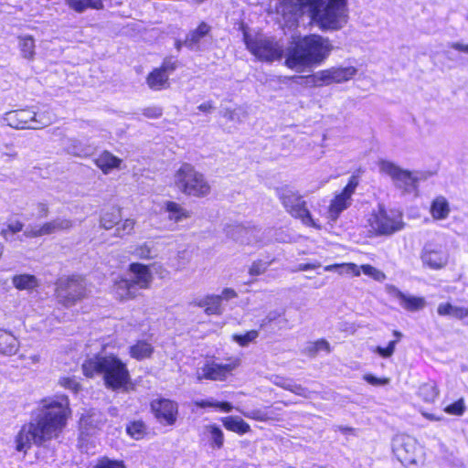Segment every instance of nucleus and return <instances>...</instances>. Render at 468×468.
<instances>
[{
  "label": "nucleus",
  "instance_id": "nucleus-1",
  "mask_svg": "<svg viewBox=\"0 0 468 468\" xmlns=\"http://www.w3.org/2000/svg\"><path fill=\"white\" fill-rule=\"evenodd\" d=\"M71 415L67 395L41 399L36 420L22 425L16 435V450L26 453L32 443L43 446L47 441L58 439L67 427Z\"/></svg>",
  "mask_w": 468,
  "mask_h": 468
},
{
  "label": "nucleus",
  "instance_id": "nucleus-2",
  "mask_svg": "<svg viewBox=\"0 0 468 468\" xmlns=\"http://www.w3.org/2000/svg\"><path fill=\"white\" fill-rule=\"evenodd\" d=\"M334 49L332 41L319 34L294 36L286 48L283 65L297 72L322 65Z\"/></svg>",
  "mask_w": 468,
  "mask_h": 468
},
{
  "label": "nucleus",
  "instance_id": "nucleus-3",
  "mask_svg": "<svg viewBox=\"0 0 468 468\" xmlns=\"http://www.w3.org/2000/svg\"><path fill=\"white\" fill-rule=\"evenodd\" d=\"M81 370L87 378L100 376L105 388L114 392H128L134 388L127 363L113 353L96 354L85 359Z\"/></svg>",
  "mask_w": 468,
  "mask_h": 468
},
{
  "label": "nucleus",
  "instance_id": "nucleus-4",
  "mask_svg": "<svg viewBox=\"0 0 468 468\" xmlns=\"http://www.w3.org/2000/svg\"><path fill=\"white\" fill-rule=\"evenodd\" d=\"M128 271L133 274V279L121 276L115 280L112 286L114 299L120 303L133 301L142 295L141 290H148L153 283V273L149 265L132 262Z\"/></svg>",
  "mask_w": 468,
  "mask_h": 468
},
{
  "label": "nucleus",
  "instance_id": "nucleus-5",
  "mask_svg": "<svg viewBox=\"0 0 468 468\" xmlns=\"http://www.w3.org/2000/svg\"><path fill=\"white\" fill-rule=\"evenodd\" d=\"M173 186L181 194L196 198H206L212 186L206 176L190 163H182L173 175Z\"/></svg>",
  "mask_w": 468,
  "mask_h": 468
},
{
  "label": "nucleus",
  "instance_id": "nucleus-6",
  "mask_svg": "<svg viewBox=\"0 0 468 468\" xmlns=\"http://www.w3.org/2000/svg\"><path fill=\"white\" fill-rule=\"evenodd\" d=\"M54 286L56 302L64 308L73 307L88 297L86 279L81 274L72 273L59 277Z\"/></svg>",
  "mask_w": 468,
  "mask_h": 468
},
{
  "label": "nucleus",
  "instance_id": "nucleus-7",
  "mask_svg": "<svg viewBox=\"0 0 468 468\" xmlns=\"http://www.w3.org/2000/svg\"><path fill=\"white\" fill-rule=\"evenodd\" d=\"M405 227L403 216L400 213H389L380 207L367 215L365 228L367 237L390 236L400 231Z\"/></svg>",
  "mask_w": 468,
  "mask_h": 468
},
{
  "label": "nucleus",
  "instance_id": "nucleus-8",
  "mask_svg": "<svg viewBox=\"0 0 468 468\" xmlns=\"http://www.w3.org/2000/svg\"><path fill=\"white\" fill-rule=\"evenodd\" d=\"M277 195L285 211L291 217L301 220L303 225L320 229V226H318L313 218L303 196L301 195L297 190H293L291 187L285 186L277 190Z\"/></svg>",
  "mask_w": 468,
  "mask_h": 468
},
{
  "label": "nucleus",
  "instance_id": "nucleus-9",
  "mask_svg": "<svg viewBox=\"0 0 468 468\" xmlns=\"http://www.w3.org/2000/svg\"><path fill=\"white\" fill-rule=\"evenodd\" d=\"M244 43L247 49L261 61L273 62L285 56L282 47L271 37L245 34Z\"/></svg>",
  "mask_w": 468,
  "mask_h": 468
},
{
  "label": "nucleus",
  "instance_id": "nucleus-10",
  "mask_svg": "<svg viewBox=\"0 0 468 468\" xmlns=\"http://www.w3.org/2000/svg\"><path fill=\"white\" fill-rule=\"evenodd\" d=\"M177 57H165L158 67L153 68L145 77L148 88L153 91H161L171 87L170 75L179 67Z\"/></svg>",
  "mask_w": 468,
  "mask_h": 468
},
{
  "label": "nucleus",
  "instance_id": "nucleus-11",
  "mask_svg": "<svg viewBox=\"0 0 468 468\" xmlns=\"http://www.w3.org/2000/svg\"><path fill=\"white\" fill-rule=\"evenodd\" d=\"M361 174V169L354 172L349 176L346 186L331 199L327 212L332 220H336L341 213L351 206L352 197L360 184Z\"/></svg>",
  "mask_w": 468,
  "mask_h": 468
},
{
  "label": "nucleus",
  "instance_id": "nucleus-12",
  "mask_svg": "<svg viewBox=\"0 0 468 468\" xmlns=\"http://www.w3.org/2000/svg\"><path fill=\"white\" fill-rule=\"evenodd\" d=\"M136 221L133 218H122V208L112 207L102 212L100 218V227L105 230L113 229V236L124 238L134 231Z\"/></svg>",
  "mask_w": 468,
  "mask_h": 468
},
{
  "label": "nucleus",
  "instance_id": "nucleus-13",
  "mask_svg": "<svg viewBox=\"0 0 468 468\" xmlns=\"http://www.w3.org/2000/svg\"><path fill=\"white\" fill-rule=\"evenodd\" d=\"M347 0H328L322 10L318 6L317 13L312 12L311 18L315 21L322 30H336L340 27L339 16L346 7Z\"/></svg>",
  "mask_w": 468,
  "mask_h": 468
},
{
  "label": "nucleus",
  "instance_id": "nucleus-14",
  "mask_svg": "<svg viewBox=\"0 0 468 468\" xmlns=\"http://www.w3.org/2000/svg\"><path fill=\"white\" fill-rule=\"evenodd\" d=\"M393 452L404 465L417 464L423 455L417 440L409 435H400L394 440Z\"/></svg>",
  "mask_w": 468,
  "mask_h": 468
},
{
  "label": "nucleus",
  "instance_id": "nucleus-15",
  "mask_svg": "<svg viewBox=\"0 0 468 468\" xmlns=\"http://www.w3.org/2000/svg\"><path fill=\"white\" fill-rule=\"evenodd\" d=\"M227 361L226 364L206 362L201 368L202 374L197 376V380L226 381L240 366V359L237 356L228 357Z\"/></svg>",
  "mask_w": 468,
  "mask_h": 468
},
{
  "label": "nucleus",
  "instance_id": "nucleus-16",
  "mask_svg": "<svg viewBox=\"0 0 468 468\" xmlns=\"http://www.w3.org/2000/svg\"><path fill=\"white\" fill-rule=\"evenodd\" d=\"M150 410L162 425L174 426L179 416L178 403L170 399L157 398L150 402Z\"/></svg>",
  "mask_w": 468,
  "mask_h": 468
},
{
  "label": "nucleus",
  "instance_id": "nucleus-17",
  "mask_svg": "<svg viewBox=\"0 0 468 468\" xmlns=\"http://www.w3.org/2000/svg\"><path fill=\"white\" fill-rule=\"evenodd\" d=\"M4 122L7 126L16 129H39L40 122L37 120V113L30 108H23L7 112L4 115Z\"/></svg>",
  "mask_w": 468,
  "mask_h": 468
},
{
  "label": "nucleus",
  "instance_id": "nucleus-18",
  "mask_svg": "<svg viewBox=\"0 0 468 468\" xmlns=\"http://www.w3.org/2000/svg\"><path fill=\"white\" fill-rule=\"evenodd\" d=\"M449 258V253L439 245L426 244L420 252L423 266L435 271L444 269Z\"/></svg>",
  "mask_w": 468,
  "mask_h": 468
},
{
  "label": "nucleus",
  "instance_id": "nucleus-19",
  "mask_svg": "<svg viewBox=\"0 0 468 468\" xmlns=\"http://www.w3.org/2000/svg\"><path fill=\"white\" fill-rule=\"evenodd\" d=\"M381 170L388 175L400 187L406 191L414 190L417 188L418 178L409 171L400 168L391 162H383L381 164Z\"/></svg>",
  "mask_w": 468,
  "mask_h": 468
},
{
  "label": "nucleus",
  "instance_id": "nucleus-20",
  "mask_svg": "<svg viewBox=\"0 0 468 468\" xmlns=\"http://www.w3.org/2000/svg\"><path fill=\"white\" fill-rule=\"evenodd\" d=\"M324 0H280V5L284 16H303L308 9L310 15L312 12L317 13L318 6H323Z\"/></svg>",
  "mask_w": 468,
  "mask_h": 468
},
{
  "label": "nucleus",
  "instance_id": "nucleus-21",
  "mask_svg": "<svg viewBox=\"0 0 468 468\" xmlns=\"http://www.w3.org/2000/svg\"><path fill=\"white\" fill-rule=\"evenodd\" d=\"M70 219L56 218L43 223L39 227L32 228L25 232L27 238H37L45 235H50L61 230L69 229L72 227Z\"/></svg>",
  "mask_w": 468,
  "mask_h": 468
},
{
  "label": "nucleus",
  "instance_id": "nucleus-22",
  "mask_svg": "<svg viewBox=\"0 0 468 468\" xmlns=\"http://www.w3.org/2000/svg\"><path fill=\"white\" fill-rule=\"evenodd\" d=\"M93 163L104 175H108L115 169H120L122 160L110 151L103 150L93 159Z\"/></svg>",
  "mask_w": 468,
  "mask_h": 468
},
{
  "label": "nucleus",
  "instance_id": "nucleus-23",
  "mask_svg": "<svg viewBox=\"0 0 468 468\" xmlns=\"http://www.w3.org/2000/svg\"><path fill=\"white\" fill-rule=\"evenodd\" d=\"M154 353V346L147 340L138 339L128 348V354L131 358L137 361L149 359Z\"/></svg>",
  "mask_w": 468,
  "mask_h": 468
},
{
  "label": "nucleus",
  "instance_id": "nucleus-24",
  "mask_svg": "<svg viewBox=\"0 0 468 468\" xmlns=\"http://www.w3.org/2000/svg\"><path fill=\"white\" fill-rule=\"evenodd\" d=\"M164 210L169 221L179 223L191 218L192 212L174 200H167L164 204Z\"/></svg>",
  "mask_w": 468,
  "mask_h": 468
},
{
  "label": "nucleus",
  "instance_id": "nucleus-25",
  "mask_svg": "<svg viewBox=\"0 0 468 468\" xmlns=\"http://www.w3.org/2000/svg\"><path fill=\"white\" fill-rule=\"evenodd\" d=\"M195 305L204 309L207 315H221L223 313L221 297L218 294H207L194 302Z\"/></svg>",
  "mask_w": 468,
  "mask_h": 468
},
{
  "label": "nucleus",
  "instance_id": "nucleus-26",
  "mask_svg": "<svg viewBox=\"0 0 468 468\" xmlns=\"http://www.w3.org/2000/svg\"><path fill=\"white\" fill-rule=\"evenodd\" d=\"M429 212L434 220L446 219L451 213L448 199L443 196L435 197L431 202Z\"/></svg>",
  "mask_w": 468,
  "mask_h": 468
},
{
  "label": "nucleus",
  "instance_id": "nucleus-27",
  "mask_svg": "<svg viewBox=\"0 0 468 468\" xmlns=\"http://www.w3.org/2000/svg\"><path fill=\"white\" fill-rule=\"evenodd\" d=\"M395 295L402 308L408 312L422 310L426 305L425 299L420 296L408 295L400 291H398Z\"/></svg>",
  "mask_w": 468,
  "mask_h": 468
},
{
  "label": "nucleus",
  "instance_id": "nucleus-28",
  "mask_svg": "<svg viewBox=\"0 0 468 468\" xmlns=\"http://www.w3.org/2000/svg\"><path fill=\"white\" fill-rule=\"evenodd\" d=\"M210 32L211 27L207 22L201 21L195 29L188 33L184 43L187 48H192L197 46L202 38L210 35Z\"/></svg>",
  "mask_w": 468,
  "mask_h": 468
},
{
  "label": "nucleus",
  "instance_id": "nucleus-29",
  "mask_svg": "<svg viewBox=\"0 0 468 468\" xmlns=\"http://www.w3.org/2000/svg\"><path fill=\"white\" fill-rule=\"evenodd\" d=\"M220 421L227 431L239 435L246 434L251 431L250 424L238 416L223 417Z\"/></svg>",
  "mask_w": 468,
  "mask_h": 468
},
{
  "label": "nucleus",
  "instance_id": "nucleus-30",
  "mask_svg": "<svg viewBox=\"0 0 468 468\" xmlns=\"http://www.w3.org/2000/svg\"><path fill=\"white\" fill-rule=\"evenodd\" d=\"M126 434L135 440L140 441L148 435V426L143 420H132L125 426Z\"/></svg>",
  "mask_w": 468,
  "mask_h": 468
},
{
  "label": "nucleus",
  "instance_id": "nucleus-31",
  "mask_svg": "<svg viewBox=\"0 0 468 468\" xmlns=\"http://www.w3.org/2000/svg\"><path fill=\"white\" fill-rule=\"evenodd\" d=\"M440 391L434 380H429L420 385L417 395L424 403H433L439 397Z\"/></svg>",
  "mask_w": 468,
  "mask_h": 468
},
{
  "label": "nucleus",
  "instance_id": "nucleus-32",
  "mask_svg": "<svg viewBox=\"0 0 468 468\" xmlns=\"http://www.w3.org/2000/svg\"><path fill=\"white\" fill-rule=\"evenodd\" d=\"M329 69L331 72L333 84L348 81L352 80L357 73V69L354 66L331 67Z\"/></svg>",
  "mask_w": 468,
  "mask_h": 468
},
{
  "label": "nucleus",
  "instance_id": "nucleus-33",
  "mask_svg": "<svg viewBox=\"0 0 468 468\" xmlns=\"http://www.w3.org/2000/svg\"><path fill=\"white\" fill-rule=\"evenodd\" d=\"M204 430L208 436V443L212 449L219 450L224 446V433L217 424H207Z\"/></svg>",
  "mask_w": 468,
  "mask_h": 468
},
{
  "label": "nucleus",
  "instance_id": "nucleus-34",
  "mask_svg": "<svg viewBox=\"0 0 468 468\" xmlns=\"http://www.w3.org/2000/svg\"><path fill=\"white\" fill-rule=\"evenodd\" d=\"M73 11L82 13L87 9L101 10L104 8L102 0H65Z\"/></svg>",
  "mask_w": 468,
  "mask_h": 468
},
{
  "label": "nucleus",
  "instance_id": "nucleus-35",
  "mask_svg": "<svg viewBox=\"0 0 468 468\" xmlns=\"http://www.w3.org/2000/svg\"><path fill=\"white\" fill-rule=\"evenodd\" d=\"M15 288L19 291L32 290L38 286V281L33 274H17L12 278Z\"/></svg>",
  "mask_w": 468,
  "mask_h": 468
},
{
  "label": "nucleus",
  "instance_id": "nucleus-36",
  "mask_svg": "<svg viewBox=\"0 0 468 468\" xmlns=\"http://www.w3.org/2000/svg\"><path fill=\"white\" fill-rule=\"evenodd\" d=\"M17 351V340L8 333H0V353L3 355H13Z\"/></svg>",
  "mask_w": 468,
  "mask_h": 468
},
{
  "label": "nucleus",
  "instance_id": "nucleus-37",
  "mask_svg": "<svg viewBox=\"0 0 468 468\" xmlns=\"http://www.w3.org/2000/svg\"><path fill=\"white\" fill-rule=\"evenodd\" d=\"M194 406L198 409L213 408L222 412H230L233 410V406L229 401H214L209 399H199L193 402Z\"/></svg>",
  "mask_w": 468,
  "mask_h": 468
},
{
  "label": "nucleus",
  "instance_id": "nucleus-38",
  "mask_svg": "<svg viewBox=\"0 0 468 468\" xmlns=\"http://www.w3.org/2000/svg\"><path fill=\"white\" fill-rule=\"evenodd\" d=\"M342 270L339 271L340 274L351 273L355 277H358L361 274V269L356 263L344 262V263H334L324 267L325 271H331L334 270Z\"/></svg>",
  "mask_w": 468,
  "mask_h": 468
},
{
  "label": "nucleus",
  "instance_id": "nucleus-39",
  "mask_svg": "<svg viewBox=\"0 0 468 468\" xmlns=\"http://www.w3.org/2000/svg\"><path fill=\"white\" fill-rule=\"evenodd\" d=\"M311 80V82L315 87L329 86L333 84L330 69L319 70L315 74L305 77Z\"/></svg>",
  "mask_w": 468,
  "mask_h": 468
},
{
  "label": "nucleus",
  "instance_id": "nucleus-40",
  "mask_svg": "<svg viewBox=\"0 0 468 468\" xmlns=\"http://www.w3.org/2000/svg\"><path fill=\"white\" fill-rule=\"evenodd\" d=\"M90 468H127V466L123 460L103 455L99 457Z\"/></svg>",
  "mask_w": 468,
  "mask_h": 468
},
{
  "label": "nucleus",
  "instance_id": "nucleus-41",
  "mask_svg": "<svg viewBox=\"0 0 468 468\" xmlns=\"http://www.w3.org/2000/svg\"><path fill=\"white\" fill-rule=\"evenodd\" d=\"M20 51L25 58L32 59L35 55V40L31 36L20 37Z\"/></svg>",
  "mask_w": 468,
  "mask_h": 468
},
{
  "label": "nucleus",
  "instance_id": "nucleus-42",
  "mask_svg": "<svg viewBox=\"0 0 468 468\" xmlns=\"http://www.w3.org/2000/svg\"><path fill=\"white\" fill-rule=\"evenodd\" d=\"M393 335H395V339L391 340L387 346H377L375 352L378 353L381 357L388 358L390 357L396 347V344L400 340L402 335L400 332L395 330L393 332Z\"/></svg>",
  "mask_w": 468,
  "mask_h": 468
},
{
  "label": "nucleus",
  "instance_id": "nucleus-43",
  "mask_svg": "<svg viewBox=\"0 0 468 468\" xmlns=\"http://www.w3.org/2000/svg\"><path fill=\"white\" fill-rule=\"evenodd\" d=\"M259 336V332L257 330H250L245 332L244 334H234L231 338L235 341L239 346H247L250 343L255 341V339Z\"/></svg>",
  "mask_w": 468,
  "mask_h": 468
},
{
  "label": "nucleus",
  "instance_id": "nucleus-44",
  "mask_svg": "<svg viewBox=\"0 0 468 468\" xmlns=\"http://www.w3.org/2000/svg\"><path fill=\"white\" fill-rule=\"evenodd\" d=\"M444 412L453 416H462L465 411L464 399L463 398L455 400L454 402L447 405L443 409Z\"/></svg>",
  "mask_w": 468,
  "mask_h": 468
},
{
  "label": "nucleus",
  "instance_id": "nucleus-45",
  "mask_svg": "<svg viewBox=\"0 0 468 468\" xmlns=\"http://www.w3.org/2000/svg\"><path fill=\"white\" fill-rule=\"evenodd\" d=\"M361 271L376 281H382L385 279V274L370 264H362L360 266Z\"/></svg>",
  "mask_w": 468,
  "mask_h": 468
},
{
  "label": "nucleus",
  "instance_id": "nucleus-46",
  "mask_svg": "<svg viewBox=\"0 0 468 468\" xmlns=\"http://www.w3.org/2000/svg\"><path fill=\"white\" fill-rule=\"evenodd\" d=\"M309 353L312 355H316L320 351H324L325 353L331 352V346L328 341L324 338H320L314 341L312 346L309 347Z\"/></svg>",
  "mask_w": 468,
  "mask_h": 468
},
{
  "label": "nucleus",
  "instance_id": "nucleus-47",
  "mask_svg": "<svg viewBox=\"0 0 468 468\" xmlns=\"http://www.w3.org/2000/svg\"><path fill=\"white\" fill-rule=\"evenodd\" d=\"M59 385L74 393L79 392L80 389V383L76 380L75 377H62L58 380Z\"/></svg>",
  "mask_w": 468,
  "mask_h": 468
},
{
  "label": "nucleus",
  "instance_id": "nucleus-48",
  "mask_svg": "<svg viewBox=\"0 0 468 468\" xmlns=\"http://www.w3.org/2000/svg\"><path fill=\"white\" fill-rule=\"evenodd\" d=\"M142 115L147 119H159L163 115V109L159 106H149L142 110Z\"/></svg>",
  "mask_w": 468,
  "mask_h": 468
},
{
  "label": "nucleus",
  "instance_id": "nucleus-49",
  "mask_svg": "<svg viewBox=\"0 0 468 468\" xmlns=\"http://www.w3.org/2000/svg\"><path fill=\"white\" fill-rule=\"evenodd\" d=\"M267 269V264L261 260L254 261L249 269V274L250 276H258L262 274Z\"/></svg>",
  "mask_w": 468,
  "mask_h": 468
},
{
  "label": "nucleus",
  "instance_id": "nucleus-50",
  "mask_svg": "<svg viewBox=\"0 0 468 468\" xmlns=\"http://www.w3.org/2000/svg\"><path fill=\"white\" fill-rule=\"evenodd\" d=\"M363 379L372 386H385L389 383L388 378H377L372 374H365Z\"/></svg>",
  "mask_w": 468,
  "mask_h": 468
},
{
  "label": "nucleus",
  "instance_id": "nucleus-51",
  "mask_svg": "<svg viewBox=\"0 0 468 468\" xmlns=\"http://www.w3.org/2000/svg\"><path fill=\"white\" fill-rule=\"evenodd\" d=\"M23 223L19 220L12 221L7 223L6 229L3 230V233L10 232L12 234H16L20 232L23 229Z\"/></svg>",
  "mask_w": 468,
  "mask_h": 468
},
{
  "label": "nucleus",
  "instance_id": "nucleus-52",
  "mask_svg": "<svg viewBox=\"0 0 468 468\" xmlns=\"http://www.w3.org/2000/svg\"><path fill=\"white\" fill-rule=\"evenodd\" d=\"M219 297H221V301L222 300L229 301V300H231V299H234V298L238 297V293L232 288H224L222 290L221 294L219 295Z\"/></svg>",
  "mask_w": 468,
  "mask_h": 468
},
{
  "label": "nucleus",
  "instance_id": "nucleus-53",
  "mask_svg": "<svg viewBox=\"0 0 468 468\" xmlns=\"http://www.w3.org/2000/svg\"><path fill=\"white\" fill-rule=\"evenodd\" d=\"M246 417L258 421H266L268 420V417L260 410H254L251 413L247 414Z\"/></svg>",
  "mask_w": 468,
  "mask_h": 468
},
{
  "label": "nucleus",
  "instance_id": "nucleus-54",
  "mask_svg": "<svg viewBox=\"0 0 468 468\" xmlns=\"http://www.w3.org/2000/svg\"><path fill=\"white\" fill-rule=\"evenodd\" d=\"M1 150H8V152H5V154L12 158H15L17 156V153L14 149L13 144H3L0 147Z\"/></svg>",
  "mask_w": 468,
  "mask_h": 468
},
{
  "label": "nucleus",
  "instance_id": "nucleus-55",
  "mask_svg": "<svg viewBox=\"0 0 468 468\" xmlns=\"http://www.w3.org/2000/svg\"><path fill=\"white\" fill-rule=\"evenodd\" d=\"M197 108L200 112L208 113L214 109V105L211 101H207L199 104Z\"/></svg>",
  "mask_w": 468,
  "mask_h": 468
},
{
  "label": "nucleus",
  "instance_id": "nucleus-56",
  "mask_svg": "<svg viewBox=\"0 0 468 468\" xmlns=\"http://www.w3.org/2000/svg\"><path fill=\"white\" fill-rule=\"evenodd\" d=\"M320 267V263H302L298 266L299 271L314 270Z\"/></svg>",
  "mask_w": 468,
  "mask_h": 468
},
{
  "label": "nucleus",
  "instance_id": "nucleus-57",
  "mask_svg": "<svg viewBox=\"0 0 468 468\" xmlns=\"http://www.w3.org/2000/svg\"><path fill=\"white\" fill-rule=\"evenodd\" d=\"M452 48L457 51L468 53V45H463V44L455 42V43L452 44Z\"/></svg>",
  "mask_w": 468,
  "mask_h": 468
},
{
  "label": "nucleus",
  "instance_id": "nucleus-58",
  "mask_svg": "<svg viewBox=\"0 0 468 468\" xmlns=\"http://www.w3.org/2000/svg\"><path fill=\"white\" fill-rule=\"evenodd\" d=\"M422 416L426 419V420H431V421H440L441 420V417L440 416H436L432 413H429V412H421Z\"/></svg>",
  "mask_w": 468,
  "mask_h": 468
},
{
  "label": "nucleus",
  "instance_id": "nucleus-59",
  "mask_svg": "<svg viewBox=\"0 0 468 468\" xmlns=\"http://www.w3.org/2000/svg\"><path fill=\"white\" fill-rule=\"evenodd\" d=\"M49 213V210H48V207L47 205L45 204H40V215L39 217L41 218H45L48 215Z\"/></svg>",
  "mask_w": 468,
  "mask_h": 468
},
{
  "label": "nucleus",
  "instance_id": "nucleus-60",
  "mask_svg": "<svg viewBox=\"0 0 468 468\" xmlns=\"http://www.w3.org/2000/svg\"><path fill=\"white\" fill-rule=\"evenodd\" d=\"M338 430L344 434H349L354 432V429L352 427H339Z\"/></svg>",
  "mask_w": 468,
  "mask_h": 468
},
{
  "label": "nucleus",
  "instance_id": "nucleus-61",
  "mask_svg": "<svg viewBox=\"0 0 468 468\" xmlns=\"http://www.w3.org/2000/svg\"><path fill=\"white\" fill-rule=\"evenodd\" d=\"M149 253H150V250H147V255H143L142 253H140V254H139V256H140L141 258L149 259V258H150Z\"/></svg>",
  "mask_w": 468,
  "mask_h": 468
},
{
  "label": "nucleus",
  "instance_id": "nucleus-62",
  "mask_svg": "<svg viewBox=\"0 0 468 468\" xmlns=\"http://www.w3.org/2000/svg\"><path fill=\"white\" fill-rule=\"evenodd\" d=\"M193 1L196 3L201 4V3L205 2L206 0H193Z\"/></svg>",
  "mask_w": 468,
  "mask_h": 468
},
{
  "label": "nucleus",
  "instance_id": "nucleus-63",
  "mask_svg": "<svg viewBox=\"0 0 468 468\" xmlns=\"http://www.w3.org/2000/svg\"><path fill=\"white\" fill-rule=\"evenodd\" d=\"M467 19H468V15H467Z\"/></svg>",
  "mask_w": 468,
  "mask_h": 468
}]
</instances>
